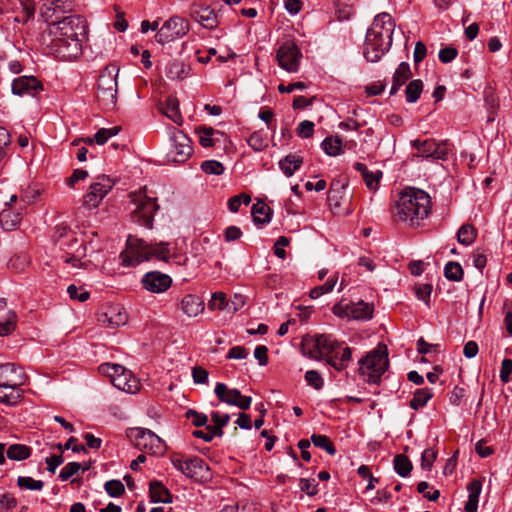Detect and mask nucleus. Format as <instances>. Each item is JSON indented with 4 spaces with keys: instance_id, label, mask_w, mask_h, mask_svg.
Instances as JSON below:
<instances>
[{
    "instance_id": "nucleus-39",
    "label": "nucleus",
    "mask_w": 512,
    "mask_h": 512,
    "mask_svg": "<svg viewBox=\"0 0 512 512\" xmlns=\"http://www.w3.org/2000/svg\"><path fill=\"white\" fill-rule=\"evenodd\" d=\"M477 237V231L471 224H464L457 233L458 242L462 245H471Z\"/></svg>"
},
{
    "instance_id": "nucleus-33",
    "label": "nucleus",
    "mask_w": 512,
    "mask_h": 512,
    "mask_svg": "<svg viewBox=\"0 0 512 512\" xmlns=\"http://www.w3.org/2000/svg\"><path fill=\"white\" fill-rule=\"evenodd\" d=\"M251 212L256 224L269 223L271 220V209L263 201H257L253 204Z\"/></svg>"
},
{
    "instance_id": "nucleus-10",
    "label": "nucleus",
    "mask_w": 512,
    "mask_h": 512,
    "mask_svg": "<svg viewBox=\"0 0 512 512\" xmlns=\"http://www.w3.org/2000/svg\"><path fill=\"white\" fill-rule=\"evenodd\" d=\"M115 182L106 175L96 177L83 196V206L93 209L99 206L104 197L112 190Z\"/></svg>"
},
{
    "instance_id": "nucleus-29",
    "label": "nucleus",
    "mask_w": 512,
    "mask_h": 512,
    "mask_svg": "<svg viewBox=\"0 0 512 512\" xmlns=\"http://www.w3.org/2000/svg\"><path fill=\"white\" fill-rule=\"evenodd\" d=\"M149 493L151 501L154 503L162 502L169 503L172 501V496L168 489L159 481H151L149 485Z\"/></svg>"
},
{
    "instance_id": "nucleus-6",
    "label": "nucleus",
    "mask_w": 512,
    "mask_h": 512,
    "mask_svg": "<svg viewBox=\"0 0 512 512\" xmlns=\"http://www.w3.org/2000/svg\"><path fill=\"white\" fill-rule=\"evenodd\" d=\"M99 371L108 376L111 383L119 390L131 394L140 390V381L122 365L105 363L99 366Z\"/></svg>"
},
{
    "instance_id": "nucleus-56",
    "label": "nucleus",
    "mask_w": 512,
    "mask_h": 512,
    "mask_svg": "<svg viewBox=\"0 0 512 512\" xmlns=\"http://www.w3.org/2000/svg\"><path fill=\"white\" fill-rule=\"evenodd\" d=\"M248 144L255 151H262L268 146L266 137L261 132H254L248 138Z\"/></svg>"
},
{
    "instance_id": "nucleus-45",
    "label": "nucleus",
    "mask_w": 512,
    "mask_h": 512,
    "mask_svg": "<svg viewBox=\"0 0 512 512\" xmlns=\"http://www.w3.org/2000/svg\"><path fill=\"white\" fill-rule=\"evenodd\" d=\"M463 269L458 262L450 261L445 265L444 275L448 280L460 281L463 278Z\"/></svg>"
},
{
    "instance_id": "nucleus-42",
    "label": "nucleus",
    "mask_w": 512,
    "mask_h": 512,
    "mask_svg": "<svg viewBox=\"0 0 512 512\" xmlns=\"http://www.w3.org/2000/svg\"><path fill=\"white\" fill-rule=\"evenodd\" d=\"M321 146L329 156H337L342 152V140L338 136L326 137Z\"/></svg>"
},
{
    "instance_id": "nucleus-41",
    "label": "nucleus",
    "mask_w": 512,
    "mask_h": 512,
    "mask_svg": "<svg viewBox=\"0 0 512 512\" xmlns=\"http://www.w3.org/2000/svg\"><path fill=\"white\" fill-rule=\"evenodd\" d=\"M118 88L117 84V73L114 74L113 70L109 68H105L103 72L100 74L98 79V89H111Z\"/></svg>"
},
{
    "instance_id": "nucleus-51",
    "label": "nucleus",
    "mask_w": 512,
    "mask_h": 512,
    "mask_svg": "<svg viewBox=\"0 0 512 512\" xmlns=\"http://www.w3.org/2000/svg\"><path fill=\"white\" fill-rule=\"evenodd\" d=\"M311 441L316 447L324 449L330 455H334L336 453L333 443L325 435L313 434L311 436Z\"/></svg>"
},
{
    "instance_id": "nucleus-19",
    "label": "nucleus",
    "mask_w": 512,
    "mask_h": 512,
    "mask_svg": "<svg viewBox=\"0 0 512 512\" xmlns=\"http://www.w3.org/2000/svg\"><path fill=\"white\" fill-rule=\"evenodd\" d=\"M190 13L192 18L206 29H215L219 24L217 13L210 6L194 4Z\"/></svg>"
},
{
    "instance_id": "nucleus-36",
    "label": "nucleus",
    "mask_w": 512,
    "mask_h": 512,
    "mask_svg": "<svg viewBox=\"0 0 512 512\" xmlns=\"http://www.w3.org/2000/svg\"><path fill=\"white\" fill-rule=\"evenodd\" d=\"M352 318L356 320H368L372 318L373 306L360 301L351 305Z\"/></svg>"
},
{
    "instance_id": "nucleus-43",
    "label": "nucleus",
    "mask_w": 512,
    "mask_h": 512,
    "mask_svg": "<svg viewBox=\"0 0 512 512\" xmlns=\"http://www.w3.org/2000/svg\"><path fill=\"white\" fill-rule=\"evenodd\" d=\"M394 469L399 476L406 477L412 470V463L405 455L398 454L394 458Z\"/></svg>"
},
{
    "instance_id": "nucleus-44",
    "label": "nucleus",
    "mask_w": 512,
    "mask_h": 512,
    "mask_svg": "<svg viewBox=\"0 0 512 512\" xmlns=\"http://www.w3.org/2000/svg\"><path fill=\"white\" fill-rule=\"evenodd\" d=\"M211 418L214 423V427H212V431L216 436L223 435V427L229 423L230 416L229 414H220L217 411H213L211 413Z\"/></svg>"
},
{
    "instance_id": "nucleus-30",
    "label": "nucleus",
    "mask_w": 512,
    "mask_h": 512,
    "mask_svg": "<svg viewBox=\"0 0 512 512\" xmlns=\"http://www.w3.org/2000/svg\"><path fill=\"white\" fill-rule=\"evenodd\" d=\"M163 114L167 116L174 123L181 125L183 122L182 115L179 109V101L175 96H169L166 99L165 106L161 108Z\"/></svg>"
},
{
    "instance_id": "nucleus-61",
    "label": "nucleus",
    "mask_w": 512,
    "mask_h": 512,
    "mask_svg": "<svg viewBox=\"0 0 512 512\" xmlns=\"http://www.w3.org/2000/svg\"><path fill=\"white\" fill-rule=\"evenodd\" d=\"M187 419H191L195 427L205 426L208 422L207 415L200 413L194 409H188L185 413Z\"/></svg>"
},
{
    "instance_id": "nucleus-60",
    "label": "nucleus",
    "mask_w": 512,
    "mask_h": 512,
    "mask_svg": "<svg viewBox=\"0 0 512 512\" xmlns=\"http://www.w3.org/2000/svg\"><path fill=\"white\" fill-rule=\"evenodd\" d=\"M105 490L111 497H119L124 491V485L120 480H109L105 483Z\"/></svg>"
},
{
    "instance_id": "nucleus-5",
    "label": "nucleus",
    "mask_w": 512,
    "mask_h": 512,
    "mask_svg": "<svg viewBox=\"0 0 512 512\" xmlns=\"http://www.w3.org/2000/svg\"><path fill=\"white\" fill-rule=\"evenodd\" d=\"M129 197L135 205V209L131 212L132 220L140 226L152 228L154 214L158 209L156 199L148 197L145 188L130 193Z\"/></svg>"
},
{
    "instance_id": "nucleus-4",
    "label": "nucleus",
    "mask_w": 512,
    "mask_h": 512,
    "mask_svg": "<svg viewBox=\"0 0 512 512\" xmlns=\"http://www.w3.org/2000/svg\"><path fill=\"white\" fill-rule=\"evenodd\" d=\"M359 371L365 381L377 383L388 368V352L386 345L379 344L376 349L361 359Z\"/></svg>"
},
{
    "instance_id": "nucleus-15",
    "label": "nucleus",
    "mask_w": 512,
    "mask_h": 512,
    "mask_svg": "<svg viewBox=\"0 0 512 512\" xmlns=\"http://www.w3.org/2000/svg\"><path fill=\"white\" fill-rule=\"evenodd\" d=\"M192 145L190 138L181 130H176L172 136V146L168 157L175 163L185 162L192 154Z\"/></svg>"
},
{
    "instance_id": "nucleus-17",
    "label": "nucleus",
    "mask_w": 512,
    "mask_h": 512,
    "mask_svg": "<svg viewBox=\"0 0 512 512\" xmlns=\"http://www.w3.org/2000/svg\"><path fill=\"white\" fill-rule=\"evenodd\" d=\"M347 183L342 180H333L328 191V203L335 213H340L342 207L348 202Z\"/></svg>"
},
{
    "instance_id": "nucleus-59",
    "label": "nucleus",
    "mask_w": 512,
    "mask_h": 512,
    "mask_svg": "<svg viewBox=\"0 0 512 512\" xmlns=\"http://www.w3.org/2000/svg\"><path fill=\"white\" fill-rule=\"evenodd\" d=\"M417 491L423 494L424 497L430 501H436L440 496L439 490L431 488L429 483L426 481L418 483Z\"/></svg>"
},
{
    "instance_id": "nucleus-20",
    "label": "nucleus",
    "mask_w": 512,
    "mask_h": 512,
    "mask_svg": "<svg viewBox=\"0 0 512 512\" xmlns=\"http://www.w3.org/2000/svg\"><path fill=\"white\" fill-rule=\"evenodd\" d=\"M27 376L13 363L0 364V385L22 386Z\"/></svg>"
},
{
    "instance_id": "nucleus-7",
    "label": "nucleus",
    "mask_w": 512,
    "mask_h": 512,
    "mask_svg": "<svg viewBox=\"0 0 512 512\" xmlns=\"http://www.w3.org/2000/svg\"><path fill=\"white\" fill-rule=\"evenodd\" d=\"M126 434L131 443L139 450L152 455H162L166 451L164 441L149 429L133 427L129 428Z\"/></svg>"
},
{
    "instance_id": "nucleus-47",
    "label": "nucleus",
    "mask_w": 512,
    "mask_h": 512,
    "mask_svg": "<svg viewBox=\"0 0 512 512\" xmlns=\"http://www.w3.org/2000/svg\"><path fill=\"white\" fill-rule=\"evenodd\" d=\"M17 485L21 489L40 491L44 487V482L41 480H35L29 476H19L17 478Z\"/></svg>"
},
{
    "instance_id": "nucleus-32",
    "label": "nucleus",
    "mask_w": 512,
    "mask_h": 512,
    "mask_svg": "<svg viewBox=\"0 0 512 512\" xmlns=\"http://www.w3.org/2000/svg\"><path fill=\"white\" fill-rule=\"evenodd\" d=\"M118 88L97 90V100L99 104L106 110H112L117 103Z\"/></svg>"
},
{
    "instance_id": "nucleus-34",
    "label": "nucleus",
    "mask_w": 512,
    "mask_h": 512,
    "mask_svg": "<svg viewBox=\"0 0 512 512\" xmlns=\"http://www.w3.org/2000/svg\"><path fill=\"white\" fill-rule=\"evenodd\" d=\"M189 73V67L179 61H171L166 66V76L171 80H182Z\"/></svg>"
},
{
    "instance_id": "nucleus-13",
    "label": "nucleus",
    "mask_w": 512,
    "mask_h": 512,
    "mask_svg": "<svg viewBox=\"0 0 512 512\" xmlns=\"http://www.w3.org/2000/svg\"><path fill=\"white\" fill-rule=\"evenodd\" d=\"M189 31V25L181 17H171L158 30L155 38L158 43H169L177 38L183 37Z\"/></svg>"
},
{
    "instance_id": "nucleus-23",
    "label": "nucleus",
    "mask_w": 512,
    "mask_h": 512,
    "mask_svg": "<svg viewBox=\"0 0 512 512\" xmlns=\"http://www.w3.org/2000/svg\"><path fill=\"white\" fill-rule=\"evenodd\" d=\"M42 89L43 86L41 82L33 76H21L14 79L12 82V92L19 96H35L36 93Z\"/></svg>"
},
{
    "instance_id": "nucleus-26",
    "label": "nucleus",
    "mask_w": 512,
    "mask_h": 512,
    "mask_svg": "<svg viewBox=\"0 0 512 512\" xmlns=\"http://www.w3.org/2000/svg\"><path fill=\"white\" fill-rule=\"evenodd\" d=\"M411 76L410 65L407 62H401L393 74L390 95H395Z\"/></svg>"
},
{
    "instance_id": "nucleus-22",
    "label": "nucleus",
    "mask_w": 512,
    "mask_h": 512,
    "mask_svg": "<svg viewBox=\"0 0 512 512\" xmlns=\"http://www.w3.org/2000/svg\"><path fill=\"white\" fill-rule=\"evenodd\" d=\"M336 346L332 353L325 355L326 361L329 365L334 367L338 371H342L348 367L351 358L352 351L349 347L343 346V344L336 341Z\"/></svg>"
},
{
    "instance_id": "nucleus-2",
    "label": "nucleus",
    "mask_w": 512,
    "mask_h": 512,
    "mask_svg": "<svg viewBox=\"0 0 512 512\" xmlns=\"http://www.w3.org/2000/svg\"><path fill=\"white\" fill-rule=\"evenodd\" d=\"M432 208L428 193L416 188H409L400 193L393 213L394 220L410 227H418L428 217Z\"/></svg>"
},
{
    "instance_id": "nucleus-8",
    "label": "nucleus",
    "mask_w": 512,
    "mask_h": 512,
    "mask_svg": "<svg viewBox=\"0 0 512 512\" xmlns=\"http://www.w3.org/2000/svg\"><path fill=\"white\" fill-rule=\"evenodd\" d=\"M302 57L300 48L293 40L281 43L276 51L278 65L289 73L298 72Z\"/></svg>"
},
{
    "instance_id": "nucleus-62",
    "label": "nucleus",
    "mask_w": 512,
    "mask_h": 512,
    "mask_svg": "<svg viewBox=\"0 0 512 512\" xmlns=\"http://www.w3.org/2000/svg\"><path fill=\"white\" fill-rule=\"evenodd\" d=\"M305 380L316 390L322 389L324 381L320 373L316 370H309L305 373Z\"/></svg>"
},
{
    "instance_id": "nucleus-40",
    "label": "nucleus",
    "mask_w": 512,
    "mask_h": 512,
    "mask_svg": "<svg viewBox=\"0 0 512 512\" xmlns=\"http://www.w3.org/2000/svg\"><path fill=\"white\" fill-rule=\"evenodd\" d=\"M423 87V82L420 79L410 81L405 89L406 101L408 103H415L419 99Z\"/></svg>"
},
{
    "instance_id": "nucleus-31",
    "label": "nucleus",
    "mask_w": 512,
    "mask_h": 512,
    "mask_svg": "<svg viewBox=\"0 0 512 512\" xmlns=\"http://www.w3.org/2000/svg\"><path fill=\"white\" fill-rule=\"evenodd\" d=\"M303 163V158L298 154H289L284 159L280 160L279 166L283 173L290 177L296 170L300 168Z\"/></svg>"
},
{
    "instance_id": "nucleus-38",
    "label": "nucleus",
    "mask_w": 512,
    "mask_h": 512,
    "mask_svg": "<svg viewBox=\"0 0 512 512\" xmlns=\"http://www.w3.org/2000/svg\"><path fill=\"white\" fill-rule=\"evenodd\" d=\"M435 144L436 142L433 139L415 140L412 142V146L418 151V156L424 158H433Z\"/></svg>"
},
{
    "instance_id": "nucleus-49",
    "label": "nucleus",
    "mask_w": 512,
    "mask_h": 512,
    "mask_svg": "<svg viewBox=\"0 0 512 512\" xmlns=\"http://www.w3.org/2000/svg\"><path fill=\"white\" fill-rule=\"evenodd\" d=\"M31 263L30 257L26 253H19L12 257L9 266L17 272L24 271Z\"/></svg>"
},
{
    "instance_id": "nucleus-58",
    "label": "nucleus",
    "mask_w": 512,
    "mask_h": 512,
    "mask_svg": "<svg viewBox=\"0 0 512 512\" xmlns=\"http://www.w3.org/2000/svg\"><path fill=\"white\" fill-rule=\"evenodd\" d=\"M67 292L72 300H78L80 302H85L90 297V293L87 290L82 287H77L74 284L68 286Z\"/></svg>"
},
{
    "instance_id": "nucleus-46",
    "label": "nucleus",
    "mask_w": 512,
    "mask_h": 512,
    "mask_svg": "<svg viewBox=\"0 0 512 512\" xmlns=\"http://www.w3.org/2000/svg\"><path fill=\"white\" fill-rule=\"evenodd\" d=\"M199 138V142L203 147H213L215 145V140L213 138L214 134L219 132L215 131L211 127H202L196 130Z\"/></svg>"
},
{
    "instance_id": "nucleus-48",
    "label": "nucleus",
    "mask_w": 512,
    "mask_h": 512,
    "mask_svg": "<svg viewBox=\"0 0 512 512\" xmlns=\"http://www.w3.org/2000/svg\"><path fill=\"white\" fill-rule=\"evenodd\" d=\"M150 258L155 257L159 260L168 261L170 258V249L168 243H158L149 245Z\"/></svg>"
},
{
    "instance_id": "nucleus-52",
    "label": "nucleus",
    "mask_w": 512,
    "mask_h": 512,
    "mask_svg": "<svg viewBox=\"0 0 512 512\" xmlns=\"http://www.w3.org/2000/svg\"><path fill=\"white\" fill-rule=\"evenodd\" d=\"M336 283H337V276L331 277L323 285L317 286V287L311 289V291L309 293L310 298L317 299L320 296L331 292L333 290V288L335 287Z\"/></svg>"
},
{
    "instance_id": "nucleus-25",
    "label": "nucleus",
    "mask_w": 512,
    "mask_h": 512,
    "mask_svg": "<svg viewBox=\"0 0 512 512\" xmlns=\"http://www.w3.org/2000/svg\"><path fill=\"white\" fill-rule=\"evenodd\" d=\"M354 168L361 174L362 179L369 190L376 191L378 189L383 175L381 170L372 171L365 164L360 162L355 163Z\"/></svg>"
},
{
    "instance_id": "nucleus-64",
    "label": "nucleus",
    "mask_w": 512,
    "mask_h": 512,
    "mask_svg": "<svg viewBox=\"0 0 512 512\" xmlns=\"http://www.w3.org/2000/svg\"><path fill=\"white\" fill-rule=\"evenodd\" d=\"M81 468H82V466H81L80 463H78V462H69L60 471L59 478L62 481H66L70 477L75 475Z\"/></svg>"
},
{
    "instance_id": "nucleus-16",
    "label": "nucleus",
    "mask_w": 512,
    "mask_h": 512,
    "mask_svg": "<svg viewBox=\"0 0 512 512\" xmlns=\"http://www.w3.org/2000/svg\"><path fill=\"white\" fill-rule=\"evenodd\" d=\"M17 201V196L12 195L10 197V201L6 203L7 207L4 208L0 213V225L4 230H13L22 219V212L19 210H22L26 206L27 202L25 199L21 198L19 202V208L17 210H13L11 204L16 203Z\"/></svg>"
},
{
    "instance_id": "nucleus-11",
    "label": "nucleus",
    "mask_w": 512,
    "mask_h": 512,
    "mask_svg": "<svg viewBox=\"0 0 512 512\" xmlns=\"http://www.w3.org/2000/svg\"><path fill=\"white\" fill-rule=\"evenodd\" d=\"M124 266H136L150 259L149 245L142 239L129 236L126 249L120 254Z\"/></svg>"
},
{
    "instance_id": "nucleus-53",
    "label": "nucleus",
    "mask_w": 512,
    "mask_h": 512,
    "mask_svg": "<svg viewBox=\"0 0 512 512\" xmlns=\"http://www.w3.org/2000/svg\"><path fill=\"white\" fill-rule=\"evenodd\" d=\"M121 130L120 126L99 129L95 136V142L98 145H104L111 137L117 135Z\"/></svg>"
},
{
    "instance_id": "nucleus-1",
    "label": "nucleus",
    "mask_w": 512,
    "mask_h": 512,
    "mask_svg": "<svg viewBox=\"0 0 512 512\" xmlns=\"http://www.w3.org/2000/svg\"><path fill=\"white\" fill-rule=\"evenodd\" d=\"M86 21L78 15L64 17L54 24L52 50L62 60L75 59L82 50L80 36L86 34Z\"/></svg>"
},
{
    "instance_id": "nucleus-63",
    "label": "nucleus",
    "mask_w": 512,
    "mask_h": 512,
    "mask_svg": "<svg viewBox=\"0 0 512 512\" xmlns=\"http://www.w3.org/2000/svg\"><path fill=\"white\" fill-rule=\"evenodd\" d=\"M16 314L9 312V316L5 322H0V336H7L11 334L16 327Z\"/></svg>"
},
{
    "instance_id": "nucleus-12",
    "label": "nucleus",
    "mask_w": 512,
    "mask_h": 512,
    "mask_svg": "<svg viewBox=\"0 0 512 512\" xmlns=\"http://www.w3.org/2000/svg\"><path fill=\"white\" fill-rule=\"evenodd\" d=\"M172 464L185 476L196 481H204L210 477L209 467L199 457L190 459L172 458Z\"/></svg>"
},
{
    "instance_id": "nucleus-9",
    "label": "nucleus",
    "mask_w": 512,
    "mask_h": 512,
    "mask_svg": "<svg viewBox=\"0 0 512 512\" xmlns=\"http://www.w3.org/2000/svg\"><path fill=\"white\" fill-rule=\"evenodd\" d=\"M336 346V341L331 335H318L315 338L304 339L302 342V352L309 358L319 360L325 358L327 353H332Z\"/></svg>"
},
{
    "instance_id": "nucleus-14",
    "label": "nucleus",
    "mask_w": 512,
    "mask_h": 512,
    "mask_svg": "<svg viewBox=\"0 0 512 512\" xmlns=\"http://www.w3.org/2000/svg\"><path fill=\"white\" fill-rule=\"evenodd\" d=\"M214 392L221 402L230 406L238 407L242 410H247L252 402V398L250 396L242 395L238 389L229 388L224 383H217Z\"/></svg>"
},
{
    "instance_id": "nucleus-28",
    "label": "nucleus",
    "mask_w": 512,
    "mask_h": 512,
    "mask_svg": "<svg viewBox=\"0 0 512 512\" xmlns=\"http://www.w3.org/2000/svg\"><path fill=\"white\" fill-rule=\"evenodd\" d=\"M468 500L465 504L466 512H477L479 496L482 491V483L479 480H472L468 486Z\"/></svg>"
},
{
    "instance_id": "nucleus-27",
    "label": "nucleus",
    "mask_w": 512,
    "mask_h": 512,
    "mask_svg": "<svg viewBox=\"0 0 512 512\" xmlns=\"http://www.w3.org/2000/svg\"><path fill=\"white\" fill-rule=\"evenodd\" d=\"M21 386L0 385V403L8 406L17 405L23 398Z\"/></svg>"
},
{
    "instance_id": "nucleus-24",
    "label": "nucleus",
    "mask_w": 512,
    "mask_h": 512,
    "mask_svg": "<svg viewBox=\"0 0 512 512\" xmlns=\"http://www.w3.org/2000/svg\"><path fill=\"white\" fill-rule=\"evenodd\" d=\"M180 308L187 317L192 318L200 315L204 311L205 305L201 297L187 294L181 299Z\"/></svg>"
},
{
    "instance_id": "nucleus-55",
    "label": "nucleus",
    "mask_w": 512,
    "mask_h": 512,
    "mask_svg": "<svg viewBox=\"0 0 512 512\" xmlns=\"http://www.w3.org/2000/svg\"><path fill=\"white\" fill-rule=\"evenodd\" d=\"M453 150V145L447 140L435 144L434 159L446 160Z\"/></svg>"
},
{
    "instance_id": "nucleus-50",
    "label": "nucleus",
    "mask_w": 512,
    "mask_h": 512,
    "mask_svg": "<svg viewBox=\"0 0 512 512\" xmlns=\"http://www.w3.org/2000/svg\"><path fill=\"white\" fill-rule=\"evenodd\" d=\"M210 310H229V303L226 300V295L223 292H214L208 303Z\"/></svg>"
},
{
    "instance_id": "nucleus-37",
    "label": "nucleus",
    "mask_w": 512,
    "mask_h": 512,
    "mask_svg": "<svg viewBox=\"0 0 512 512\" xmlns=\"http://www.w3.org/2000/svg\"><path fill=\"white\" fill-rule=\"evenodd\" d=\"M10 460L21 461L30 457L31 448L24 444H12L6 451Z\"/></svg>"
},
{
    "instance_id": "nucleus-3",
    "label": "nucleus",
    "mask_w": 512,
    "mask_h": 512,
    "mask_svg": "<svg viewBox=\"0 0 512 512\" xmlns=\"http://www.w3.org/2000/svg\"><path fill=\"white\" fill-rule=\"evenodd\" d=\"M395 22L390 14L379 13L368 29L364 44V56L367 61L375 63L390 49Z\"/></svg>"
},
{
    "instance_id": "nucleus-54",
    "label": "nucleus",
    "mask_w": 512,
    "mask_h": 512,
    "mask_svg": "<svg viewBox=\"0 0 512 512\" xmlns=\"http://www.w3.org/2000/svg\"><path fill=\"white\" fill-rule=\"evenodd\" d=\"M201 169L208 175H221L224 172V166L217 160H206L201 164Z\"/></svg>"
},
{
    "instance_id": "nucleus-21",
    "label": "nucleus",
    "mask_w": 512,
    "mask_h": 512,
    "mask_svg": "<svg viewBox=\"0 0 512 512\" xmlns=\"http://www.w3.org/2000/svg\"><path fill=\"white\" fill-rule=\"evenodd\" d=\"M98 321L106 327L117 328L127 323L128 315L123 307L113 305L98 317Z\"/></svg>"
},
{
    "instance_id": "nucleus-57",
    "label": "nucleus",
    "mask_w": 512,
    "mask_h": 512,
    "mask_svg": "<svg viewBox=\"0 0 512 512\" xmlns=\"http://www.w3.org/2000/svg\"><path fill=\"white\" fill-rule=\"evenodd\" d=\"M251 202V197L248 194L241 193L239 195L233 196L228 200V208L231 212L236 213L239 211V208L242 203L245 205H249Z\"/></svg>"
},
{
    "instance_id": "nucleus-35",
    "label": "nucleus",
    "mask_w": 512,
    "mask_h": 512,
    "mask_svg": "<svg viewBox=\"0 0 512 512\" xmlns=\"http://www.w3.org/2000/svg\"><path fill=\"white\" fill-rule=\"evenodd\" d=\"M433 397V392L429 388H421L417 389L412 399L410 400V407L413 410H418L424 407L428 401Z\"/></svg>"
},
{
    "instance_id": "nucleus-18",
    "label": "nucleus",
    "mask_w": 512,
    "mask_h": 512,
    "mask_svg": "<svg viewBox=\"0 0 512 512\" xmlns=\"http://www.w3.org/2000/svg\"><path fill=\"white\" fill-rule=\"evenodd\" d=\"M141 282L143 288L151 293H163L172 285L171 277L159 271L146 273Z\"/></svg>"
}]
</instances>
